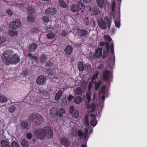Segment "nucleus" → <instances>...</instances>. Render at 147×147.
I'll list each match as a JSON object with an SVG mask.
<instances>
[{
	"mask_svg": "<svg viewBox=\"0 0 147 147\" xmlns=\"http://www.w3.org/2000/svg\"><path fill=\"white\" fill-rule=\"evenodd\" d=\"M12 51L5 50L2 54L1 58L6 65L16 64L20 62V57L17 54L12 55Z\"/></svg>",
	"mask_w": 147,
	"mask_h": 147,
	"instance_id": "obj_1",
	"label": "nucleus"
},
{
	"mask_svg": "<svg viewBox=\"0 0 147 147\" xmlns=\"http://www.w3.org/2000/svg\"><path fill=\"white\" fill-rule=\"evenodd\" d=\"M48 138H52L53 137V132L51 128L49 127H46L44 129L38 128L34 132L35 137L40 140H43L46 135Z\"/></svg>",
	"mask_w": 147,
	"mask_h": 147,
	"instance_id": "obj_2",
	"label": "nucleus"
},
{
	"mask_svg": "<svg viewBox=\"0 0 147 147\" xmlns=\"http://www.w3.org/2000/svg\"><path fill=\"white\" fill-rule=\"evenodd\" d=\"M105 22L102 19H100L98 22V25L99 27L103 29H105L107 28V26L110 29L111 28V20L107 17L104 18Z\"/></svg>",
	"mask_w": 147,
	"mask_h": 147,
	"instance_id": "obj_3",
	"label": "nucleus"
},
{
	"mask_svg": "<svg viewBox=\"0 0 147 147\" xmlns=\"http://www.w3.org/2000/svg\"><path fill=\"white\" fill-rule=\"evenodd\" d=\"M30 120L32 121L35 123H41L44 121L43 117L39 114L36 113L32 114L29 116Z\"/></svg>",
	"mask_w": 147,
	"mask_h": 147,
	"instance_id": "obj_4",
	"label": "nucleus"
},
{
	"mask_svg": "<svg viewBox=\"0 0 147 147\" xmlns=\"http://www.w3.org/2000/svg\"><path fill=\"white\" fill-rule=\"evenodd\" d=\"M77 135L79 138L81 139L84 138V140L88 139V129L86 128L84 131H83L81 129H79L77 131Z\"/></svg>",
	"mask_w": 147,
	"mask_h": 147,
	"instance_id": "obj_5",
	"label": "nucleus"
},
{
	"mask_svg": "<svg viewBox=\"0 0 147 147\" xmlns=\"http://www.w3.org/2000/svg\"><path fill=\"white\" fill-rule=\"evenodd\" d=\"M21 25V23L20 20H16L14 22H11L9 27L10 29H15L18 28Z\"/></svg>",
	"mask_w": 147,
	"mask_h": 147,
	"instance_id": "obj_6",
	"label": "nucleus"
},
{
	"mask_svg": "<svg viewBox=\"0 0 147 147\" xmlns=\"http://www.w3.org/2000/svg\"><path fill=\"white\" fill-rule=\"evenodd\" d=\"M110 71L108 70H105L103 73L102 79L104 81H108L110 79Z\"/></svg>",
	"mask_w": 147,
	"mask_h": 147,
	"instance_id": "obj_7",
	"label": "nucleus"
},
{
	"mask_svg": "<svg viewBox=\"0 0 147 147\" xmlns=\"http://www.w3.org/2000/svg\"><path fill=\"white\" fill-rule=\"evenodd\" d=\"M61 142L62 145L66 147H69L70 145V142L67 138L62 137L61 138Z\"/></svg>",
	"mask_w": 147,
	"mask_h": 147,
	"instance_id": "obj_8",
	"label": "nucleus"
},
{
	"mask_svg": "<svg viewBox=\"0 0 147 147\" xmlns=\"http://www.w3.org/2000/svg\"><path fill=\"white\" fill-rule=\"evenodd\" d=\"M46 78L44 76L41 75L38 77L36 80L37 84L39 85H41L45 82Z\"/></svg>",
	"mask_w": 147,
	"mask_h": 147,
	"instance_id": "obj_9",
	"label": "nucleus"
},
{
	"mask_svg": "<svg viewBox=\"0 0 147 147\" xmlns=\"http://www.w3.org/2000/svg\"><path fill=\"white\" fill-rule=\"evenodd\" d=\"M57 12V10L54 8L49 7L45 11V13L47 14L53 15Z\"/></svg>",
	"mask_w": 147,
	"mask_h": 147,
	"instance_id": "obj_10",
	"label": "nucleus"
},
{
	"mask_svg": "<svg viewBox=\"0 0 147 147\" xmlns=\"http://www.w3.org/2000/svg\"><path fill=\"white\" fill-rule=\"evenodd\" d=\"M102 48H98L95 51V57L97 59H100L102 56Z\"/></svg>",
	"mask_w": 147,
	"mask_h": 147,
	"instance_id": "obj_11",
	"label": "nucleus"
},
{
	"mask_svg": "<svg viewBox=\"0 0 147 147\" xmlns=\"http://www.w3.org/2000/svg\"><path fill=\"white\" fill-rule=\"evenodd\" d=\"M73 50V48L70 45L67 46L64 50L65 54L67 55H71Z\"/></svg>",
	"mask_w": 147,
	"mask_h": 147,
	"instance_id": "obj_12",
	"label": "nucleus"
},
{
	"mask_svg": "<svg viewBox=\"0 0 147 147\" xmlns=\"http://www.w3.org/2000/svg\"><path fill=\"white\" fill-rule=\"evenodd\" d=\"M71 10L73 12H78L80 9V7L75 4L71 5Z\"/></svg>",
	"mask_w": 147,
	"mask_h": 147,
	"instance_id": "obj_13",
	"label": "nucleus"
},
{
	"mask_svg": "<svg viewBox=\"0 0 147 147\" xmlns=\"http://www.w3.org/2000/svg\"><path fill=\"white\" fill-rule=\"evenodd\" d=\"M78 32L79 35L82 36H86L88 34V31L83 29H78Z\"/></svg>",
	"mask_w": 147,
	"mask_h": 147,
	"instance_id": "obj_14",
	"label": "nucleus"
},
{
	"mask_svg": "<svg viewBox=\"0 0 147 147\" xmlns=\"http://www.w3.org/2000/svg\"><path fill=\"white\" fill-rule=\"evenodd\" d=\"M38 47V45L34 43H32L28 47V50L30 52L35 51Z\"/></svg>",
	"mask_w": 147,
	"mask_h": 147,
	"instance_id": "obj_15",
	"label": "nucleus"
},
{
	"mask_svg": "<svg viewBox=\"0 0 147 147\" xmlns=\"http://www.w3.org/2000/svg\"><path fill=\"white\" fill-rule=\"evenodd\" d=\"M96 3L98 6L102 9L104 8L106 6V3L104 0H97Z\"/></svg>",
	"mask_w": 147,
	"mask_h": 147,
	"instance_id": "obj_16",
	"label": "nucleus"
},
{
	"mask_svg": "<svg viewBox=\"0 0 147 147\" xmlns=\"http://www.w3.org/2000/svg\"><path fill=\"white\" fill-rule=\"evenodd\" d=\"M86 25L90 27H95V22L92 19H88L86 22Z\"/></svg>",
	"mask_w": 147,
	"mask_h": 147,
	"instance_id": "obj_17",
	"label": "nucleus"
},
{
	"mask_svg": "<svg viewBox=\"0 0 147 147\" xmlns=\"http://www.w3.org/2000/svg\"><path fill=\"white\" fill-rule=\"evenodd\" d=\"M91 116L92 117V118L90 121V124L94 127L95 126L97 122V121L96 119V117L95 115L93 114H92Z\"/></svg>",
	"mask_w": 147,
	"mask_h": 147,
	"instance_id": "obj_18",
	"label": "nucleus"
},
{
	"mask_svg": "<svg viewBox=\"0 0 147 147\" xmlns=\"http://www.w3.org/2000/svg\"><path fill=\"white\" fill-rule=\"evenodd\" d=\"M65 112V109L63 108H60L58 111L57 112L56 115L60 117H62Z\"/></svg>",
	"mask_w": 147,
	"mask_h": 147,
	"instance_id": "obj_19",
	"label": "nucleus"
},
{
	"mask_svg": "<svg viewBox=\"0 0 147 147\" xmlns=\"http://www.w3.org/2000/svg\"><path fill=\"white\" fill-rule=\"evenodd\" d=\"M74 94L76 95H81L82 94V91L81 87H78L74 91Z\"/></svg>",
	"mask_w": 147,
	"mask_h": 147,
	"instance_id": "obj_20",
	"label": "nucleus"
},
{
	"mask_svg": "<svg viewBox=\"0 0 147 147\" xmlns=\"http://www.w3.org/2000/svg\"><path fill=\"white\" fill-rule=\"evenodd\" d=\"M48 59L47 56L43 54L40 56V61L42 63L45 62Z\"/></svg>",
	"mask_w": 147,
	"mask_h": 147,
	"instance_id": "obj_21",
	"label": "nucleus"
},
{
	"mask_svg": "<svg viewBox=\"0 0 147 147\" xmlns=\"http://www.w3.org/2000/svg\"><path fill=\"white\" fill-rule=\"evenodd\" d=\"M28 126V123L25 121H23L20 124V127L23 129H26Z\"/></svg>",
	"mask_w": 147,
	"mask_h": 147,
	"instance_id": "obj_22",
	"label": "nucleus"
},
{
	"mask_svg": "<svg viewBox=\"0 0 147 147\" xmlns=\"http://www.w3.org/2000/svg\"><path fill=\"white\" fill-rule=\"evenodd\" d=\"M62 94V91L61 90H59L55 95V100L56 101L59 100Z\"/></svg>",
	"mask_w": 147,
	"mask_h": 147,
	"instance_id": "obj_23",
	"label": "nucleus"
},
{
	"mask_svg": "<svg viewBox=\"0 0 147 147\" xmlns=\"http://www.w3.org/2000/svg\"><path fill=\"white\" fill-rule=\"evenodd\" d=\"M1 144L2 147H10L9 143L5 140H3L1 142Z\"/></svg>",
	"mask_w": 147,
	"mask_h": 147,
	"instance_id": "obj_24",
	"label": "nucleus"
},
{
	"mask_svg": "<svg viewBox=\"0 0 147 147\" xmlns=\"http://www.w3.org/2000/svg\"><path fill=\"white\" fill-rule=\"evenodd\" d=\"M92 13L95 15H97L100 12L99 9L96 7H93L92 9Z\"/></svg>",
	"mask_w": 147,
	"mask_h": 147,
	"instance_id": "obj_25",
	"label": "nucleus"
},
{
	"mask_svg": "<svg viewBox=\"0 0 147 147\" xmlns=\"http://www.w3.org/2000/svg\"><path fill=\"white\" fill-rule=\"evenodd\" d=\"M82 101V99L81 97L80 96H77L75 98L74 102L76 104H80Z\"/></svg>",
	"mask_w": 147,
	"mask_h": 147,
	"instance_id": "obj_26",
	"label": "nucleus"
},
{
	"mask_svg": "<svg viewBox=\"0 0 147 147\" xmlns=\"http://www.w3.org/2000/svg\"><path fill=\"white\" fill-rule=\"evenodd\" d=\"M60 6L63 8H65L67 7V5L66 3L63 0H60L59 1Z\"/></svg>",
	"mask_w": 147,
	"mask_h": 147,
	"instance_id": "obj_27",
	"label": "nucleus"
},
{
	"mask_svg": "<svg viewBox=\"0 0 147 147\" xmlns=\"http://www.w3.org/2000/svg\"><path fill=\"white\" fill-rule=\"evenodd\" d=\"M78 66L80 71H83L84 67L83 63L81 61H79L78 63Z\"/></svg>",
	"mask_w": 147,
	"mask_h": 147,
	"instance_id": "obj_28",
	"label": "nucleus"
},
{
	"mask_svg": "<svg viewBox=\"0 0 147 147\" xmlns=\"http://www.w3.org/2000/svg\"><path fill=\"white\" fill-rule=\"evenodd\" d=\"M106 87L104 85L102 86L100 89V91L99 92L100 96L101 94H105L106 93L105 89Z\"/></svg>",
	"mask_w": 147,
	"mask_h": 147,
	"instance_id": "obj_29",
	"label": "nucleus"
},
{
	"mask_svg": "<svg viewBox=\"0 0 147 147\" xmlns=\"http://www.w3.org/2000/svg\"><path fill=\"white\" fill-rule=\"evenodd\" d=\"M21 144L23 147H28V142L25 139L22 140L21 142Z\"/></svg>",
	"mask_w": 147,
	"mask_h": 147,
	"instance_id": "obj_30",
	"label": "nucleus"
},
{
	"mask_svg": "<svg viewBox=\"0 0 147 147\" xmlns=\"http://www.w3.org/2000/svg\"><path fill=\"white\" fill-rule=\"evenodd\" d=\"M87 85V82L86 81L84 80L81 82V86L83 89L85 90L86 89Z\"/></svg>",
	"mask_w": 147,
	"mask_h": 147,
	"instance_id": "obj_31",
	"label": "nucleus"
},
{
	"mask_svg": "<svg viewBox=\"0 0 147 147\" xmlns=\"http://www.w3.org/2000/svg\"><path fill=\"white\" fill-rule=\"evenodd\" d=\"M27 12L29 14L32 15L34 13V9L32 7H29L27 8Z\"/></svg>",
	"mask_w": 147,
	"mask_h": 147,
	"instance_id": "obj_32",
	"label": "nucleus"
},
{
	"mask_svg": "<svg viewBox=\"0 0 147 147\" xmlns=\"http://www.w3.org/2000/svg\"><path fill=\"white\" fill-rule=\"evenodd\" d=\"M7 101V98L2 95H0V102L4 103L6 102Z\"/></svg>",
	"mask_w": 147,
	"mask_h": 147,
	"instance_id": "obj_33",
	"label": "nucleus"
},
{
	"mask_svg": "<svg viewBox=\"0 0 147 147\" xmlns=\"http://www.w3.org/2000/svg\"><path fill=\"white\" fill-rule=\"evenodd\" d=\"M91 2V0H80V3L81 5V6L82 7H83V6H85V5H84V4L82 3L83 2L84 3H89Z\"/></svg>",
	"mask_w": 147,
	"mask_h": 147,
	"instance_id": "obj_34",
	"label": "nucleus"
},
{
	"mask_svg": "<svg viewBox=\"0 0 147 147\" xmlns=\"http://www.w3.org/2000/svg\"><path fill=\"white\" fill-rule=\"evenodd\" d=\"M27 19L29 22H33L35 20V18L32 16L29 15L27 18Z\"/></svg>",
	"mask_w": 147,
	"mask_h": 147,
	"instance_id": "obj_35",
	"label": "nucleus"
},
{
	"mask_svg": "<svg viewBox=\"0 0 147 147\" xmlns=\"http://www.w3.org/2000/svg\"><path fill=\"white\" fill-rule=\"evenodd\" d=\"M79 117V113L78 110H75L74 114L73 115V117L74 118H78Z\"/></svg>",
	"mask_w": 147,
	"mask_h": 147,
	"instance_id": "obj_36",
	"label": "nucleus"
},
{
	"mask_svg": "<svg viewBox=\"0 0 147 147\" xmlns=\"http://www.w3.org/2000/svg\"><path fill=\"white\" fill-rule=\"evenodd\" d=\"M55 36V34L53 33H50L47 35V37L49 39H53Z\"/></svg>",
	"mask_w": 147,
	"mask_h": 147,
	"instance_id": "obj_37",
	"label": "nucleus"
},
{
	"mask_svg": "<svg viewBox=\"0 0 147 147\" xmlns=\"http://www.w3.org/2000/svg\"><path fill=\"white\" fill-rule=\"evenodd\" d=\"M67 100L66 98H64L62 100L61 103V106L63 107H64L67 104Z\"/></svg>",
	"mask_w": 147,
	"mask_h": 147,
	"instance_id": "obj_38",
	"label": "nucleus"
},
{
	"mask_svg": "<svg viewBox=\"0 0 147 147\" xmlns=\"http://www.w3.org/2000/svg\"><path fill=\"white\" fill-rule=\"evenodd\" d=\"M9 35L12 37L17 35V32L16 31L11 30L9 32Z\"/></svg>",
	"mask_w": 147,
	"mask_h": 147,
	"instance_id": "obj_39",
	"label": "nucleus"
},
{
	"mask_svg": "<svg viewBox=\"0 0 147 147\" xmlns=\"http://www.w3.org/2000/svg\"><path fill=\"white\" fill-rule=\"evenodd\" d=\"M114 45L113 44H111L110 46V49L111 51L112 55L113 56V58H115L114 52Z\"/></svg>",
	"mask_w": 147,
	"mask_h": 147,
	"instance_id": "obj_40",
	"label": "nucleus"
},
{
	"mask_svg": "<svg viewBox=\"0 0 147 147\" xmlns=\"http://www.w3.org/2000/svg\"><path fill=\"white\" fill-rule=\"evenodd\" d=\"M91 66L90 64H86L85 65V69L88 71H89L91 70Z\"/></svg>",
	"mask_w": 147,
	"mask_h": 147,
	"instance_id": "obj_41",
	"label": "nucleus"
},
{
	"mask_svg": "<svg viewBox=\"0 0 147 147\" xmlns=\"http://www.w3.org/2000/svg\"><path fill=\"white\" fill-rule=\"evenodd\" d=\"M98 72H97L95 74H94L92 78V83L94 84V80L97 78L98 75Z\"/></svg>",
	"mask_w": 147,
	"mask_h": 147,
	"instance_id": "obj_42",
	"label": "nucleus"
},
{
	"mask_svg": "<svg viewBox=\"0 0 147 147\" xmlns=\"http://www.w3.org/2000/svg\"><path fill=\"white\" fill-rule=\"evenodd\" d=\"M104 39L107 41L110 42L112 40V39L108 35H105L104 37Z\"/></svg>",
	"mask_w": 147,
	"mask_h": 147,
	"instance_id": "obj_43",
	"label": "nucleus"
},
{
	"mask_svg": "<svg viewBox=\"0 0 147 147\" xmlns=\"http://www.w3.org/2000/svg\"><path fill=\"white\" fill-rule=\"evenodd\" d=\"M56 109L54 107L51 108L50 111V113L53 115L54 114H56Z\"/></svg>",
	"mask_w": 147,
	"mask_h": 147,
	"instance_id": "obj_44",
	"label": "nucleus"
},
{
	"mask_svg": "<svg viewBox=\"0 0 147 147\" xmlns=\"http://www.w3.org/2000/svg\"><path fill=\"white\" fill-rule=\"evenodd\" d=\"M8 109L10 113H12L16 109V107L14 106H12L9 107Z\"/></svg>",
	"mask_w": 147,
	"mask_h": 147,
	"instance_id": "obj_45",
	"label": "nucleus"
},
{
	"mask_svg": "<svg viewBox=\"0 0 147 147\" xmlns=\"http://www.w3.org/2000/svg\"><path fill=\"white\" fill-rule=\"evenodd\" d=\"M6 38L5 37H0V45L4 43L6 40Z\"/></svg>",
	"mask_w": 147,
	"mask_h": 147,
	"instance_id": "obj_46",
	"label": "nucleus"
},
{
	"mask_svg": "<svg viewBox=\"0 0 147 147\" xmlns=\"http://www.w3.org/2000/svg\"><path fill=\"white\" fill-rule=\"evenodd\" d=\"M109 51H103L102 57L104 59L106 58L108 56Z\"/></svg>",
	"mask_w": 147,
	"mask_h": 147,
	"instance_id": "obj_47",
	"label": "nucleus"
},
{
	"mask_svg": "<svg viewBox=\"0 0 147 147\" xmlns=\"http://www.w3.org/2000/svg\"><path fill=\"white\" fill-rule=\"evenodd\" d=\"M53 64V62L51 61V59H50L48 62L45 63V65L47 66H49L50 67Z\"/></svg>",
	"mask_w": 147,
	"mask_h": 147,
	"instance_id": "obj_48",
	"label": "nucleus"
},
{
	"mask_svg": "<svg viewBox=\"0 0 147 147\" xmlns=\"http://www.w3.org/2000/svg\"><path fill=\"white\" fill-rule=\"evenodd\" d=\"M101 84V83L98 82L95 85V90L96 91H97L98 88L100 85Z\"/></svg>",
	"mask_w": 147,
	"mask_h": 147,
	"instance_id": "obj_49",
	"label": "nucleus"
},
{
	"mask_svg": "<svg viewBox=\"0 0 147 147\" xmlns=\"http://www.w3.org/2000/svg\"><path fill=\"white\" fill-rule=\"evenodd\" d=\"M86 96L88 102H89L91 100L90 93L89 92L87 93L86 94Z\"/></svg>",
	"mask_w": 147,
	"mask_h": 147,
	"instance_id": "obj_50",
	"label": "nucleus"
},
{
	"mask_svg": "<svg viewBox=\"0 0 147 147\" xmlns=\"http://www.w3.org/2000/svg\"><path fill=\"white\" fill-rule=\"evenodd\" d=\"M11 147H19V146L18 143L14 141L12 143Z\"/></svg>",
	"mask_w": 147,
	"mask_h": 147,
	"instance_id": "obj_51",
	"label": "nucleus"
},
{
	"mask_svg": "<svg viewBox=\"0 0 147 147\" xmlns=\"http://www.w3.org/2000/svg\"><path fill=\"white\" fill-rule=\"evenodd\" d=\"M26 136L28 139L30 140L32 137L33 135L32 133L29 132L27 134Z\"/></svg>",
	"mask_w": 147,
	"mask_h": 147,
	"instance_id": "obj_52",
	"label": "nucleus"
},
{
	"mask_svg": "<svg viewBox=\"0 0 147 147\" xmlns=\"http://www.w3.org/2000/svg\"><path fill=\"white\" fill-rule=\"evenodd\" d=\"M39 32V30L36 27H34L32 31V32L33 33H38Z\"/></svg>",
	"mask_w": 147,
	"mask_h": 147,
	"instance_id": "obj_53",
	"label": "nucleus"
},
{
	"mask_svg": "<svg viewBox=\"0 0 147 147\" xmlns=\"http://www.w3.org/2000/svg\"><path fill=\"white\" fill-rule=\"evenodd\" d=\"M42 20L44 21L45 22H47L49 21V19L48 17L43 16L42 18Z\"/></svg>",
	"mask_w": 147,
	"mask_h": 147,
	"instance_id": "obj_54",
	"label": "nucleus"
},
{
	"mask_svg": "<svg viewBox=\"0 0 147 147\" xmlns=\"http://www.w3.org/2000/svg\"><path fill=\"white\" fill-rule=\"evenodd\" d=\"M85 123L87 126H88L89 125V123L88 120V116H86L85 118Z\"/></svg>",
	"mask_w": 147,
	"mask_h": 147,
	"instance_id": "obj_55",
	"label": "nucleus"
},
{
	"mask_svg": "<svg viewBox=\"0 0 147 147\" xmlns=\"http://www.w3.org/2000/svg\"><path fill=\"white\" fill-rule=\"evenodd\" d=\"M92 87V84L91 82H90L88 86V91H90Z\"/></svg>",
	"mask_w": 147,
	"mask_h": 147,
	"instance_id": "obj_56",
	"label": "nucleus"
},
{
	"mask_svg": "<svg viewBox=\"0 0 147 147\" xmlns=\"http://www.w3.org/2000/svg\"><path fill=\"white\" fill-rule=\"evenodd\" d=\"M6 13L9 16H11L12 14V11L10 9H9L7 10L6 11Z\"/></svg>",
	"mask_w": 147,
	"mask_h": 147,
	"instance_id": "obj_57",
	"label": "nucleus"
},
{
	"mask_svg": "<svg viewBox=\"0 0 147 147\" xmlns=\"http://www.w3.org/2000/svg\"><path fill=\"white\" fill-rule=\"evenodd\" d=\"M105 48L106 49V51H109V44L108 42H106L105 45Z\"/></svg>",
	"mask_w": 147,
	"mask_h": 147,
	"instance_id": "obj_58",
	"label": "nucleus"
},
{
	"mask_svg": "<svg viewBox=\"0 0 147 147\" xmlns=\"http://www.w3.org/2000/svg\"><path fill=\"white\" fill-rule=\"evenodd\" d=\"M115 26L116 27L118 28H119L120 26V23L119 21H115Z\"/></svg>",
	"mask_w": 147,
	"mask_h": 147,
	"instance_id": "obj_59",
	"label": "nucleus"
},
{
	"mask_svg": "<svg viewBox=\"0 0 147 147\" xmlns=\"http://www.w3.org/2000/svg\"><path fill=\"white\" fill-rule=\"evenodd\" d=\"M74 96L72 95L71 94H70L67 98V99L69 101L71 102L72 99H74Z\"/></svg>",
	"mask_w": 147,
	"mask_h": 147,
	"instance_id": "obj_60",
	"label": "nucleus"
},
{
	"mask_svg": "<svg viewBox=\"0 0 147 147\" xmlns=\"http://www.w3.org/2000/svg\"><path fill=\"white\" fill-rule=\"evenodd\" d=\"M74 110V107L72 105L71 106L69 109V113H70L71 114L72 113Z\"/></svg>",
	"mask_w": 147,
	"mask_h": 147,
	"instance_id": "obj_61",
	"label": "nucleus"
},
{
	"mask_svg": "<svg viewBox=\"0 0 147 147\" xmlns=\"http://www.w3.org/2000/svg\"><path fill=\"white\" fill-rule=\"evenodd\" d=\"M115 4L114 2L112 4L111 9L112 12H114L115 11Z\"/></svg>",
	"mask_w": 147,
	"mask_h": 147,
	"instance_id": "obj_62",
	"label": "nucleus"
},
{
	"mask_svg": "<svg viewBox=\"0 0 147 147\" xmlns=\"http://www.w3.org/2000/svg\"><path fill=\"white\" fill-rule=\"evenodd\" d=\"M106 44V42H105L103 41H101L100 42V44H99V46H100L103 47Z\"/></svg>",
	"mask_w": 147,
	"mask_h": 147,
	"instance_id": "obj_63",
	"label": "nucleus"
},
{
	"mask_svg": "<svg viewBox=\"0 0 147 147\" xmlns=\"http://www.w3.org/2000/svg\"><path fill=\"white\" fill-rule=\"evenodd\" d=\"M67 35V33L65 31H63L61 33V35L64 37H65Z\"/></svg>",
	"mask_w": 147,
	"mask_h": 147,
	"instance_id": "obj_64",
	"label": "nucleus"
}]
</instances>
